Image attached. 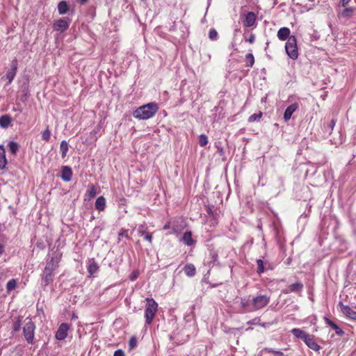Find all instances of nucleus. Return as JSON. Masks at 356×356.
Returning <instances> with one entry per match:
<instances>
[{"label": "nucleus", "instance_id": "f257e3e1", "mask_svg": "<svg viewBox=\"0 0 356 356\" xmlns=\"http://www.w3.org/2000/svg\"><path fill=\"white\" fill-rule=\"evenodd\" d=\"M158 110V104L155 102H150L140 106L136 109L133 113V115L138 120H147L154 116Z\"/></svg>", "mask_w": 356, "mask_h": 356}, {"label": "nucleus", "instance_id": "f03ea898", "mask_svg": "<svg viewBox=\"0 0 356 356\" xmlns=\"http://www.w3.org/2000/svg\"><path fill=\"white\" fill-rule=\"evenodd\" d=\"M145 323L146 325H149L156 316V312L158 311V304L152 298H145Z\"/></svg>", "mask_w": 356, "mask_h": 356}, {"label": "nucleus", "instance_id": "7ed1b4c3", "mask_svg": "<svg viewBox=\"0 0 356 356\" xmlns=\"http://www.w3.org/2000/svg\"><path fill=\"white\" fill-rule=\"evenodd\" d=\"M35 325L32 319L29 317L26 318L23 327V336L29 344L32 345L35 343Z\"/></svg>", "mask_w": 356, "mask_h": 356}, {"label": "nucleus", "instance_id": "20e7f679", "mask_svg": "<svg viewBox=\"0 0 356 356\" xmlns=\"http://www.w3.org/2000/svg\"><path fill=\"white\" fill-rule=\"evenodd\" d=\"M285 49L291 58L296 59L298 58V51L297 48V41L295 36L291 35L285 44Z\"/></svg>", "mask_w": 356, "mask_h": 356}, {"label": "nucleus", "instance_id": "39448f33", "mask_svg": "<svg viewBox=\"0 0 356 356\" xmlns=\"http://www.w3.org/2000/svg\"><path fill=\"white\" fill-rule=\"evenodd\" d=\"M270 302V296L259 295L252 299V311H257L265 307Z\"/></svg>", "mask_w": 356, "mask_h": 356}, {"label": "nucleus", "instance_id": "423d86ee", "mask_svg": "<svg viewBox=\"0 0 356 356\" xmlns=\"http://www.w3.org/2000/svg\"><path fill=\"white\" fill-rule=\"evenodd\" d=\"M56 269V268L53 267L52 265L46 264L42 276V280L44 283L45 286L53 282L54 272Z\"/></svg>", "mask_w": 356, "mask_h": 356}, {"label": "nucleus", "instance_id": "0eeeda50", "mask_svg": "<svg viewBox=\"0 0 356 356\" xmlns=\"http://www.w3.org/2000/svg\"><path fill=\"white\" fill-rule=\"evenodd\" d=\"M291 332L296 337L302 339L309 348H312V339L309 334L298 328L293 329Z\"/></svg>", "mask_w": 356, "mask_h": 356}, {"label": "nucleus", "instance_id": "6e6552de", "mask_svg": "<svg viewBox=\"0 0 356 356\" xmlns=\"http://www.w3.org/2000/svg\"><path fill=\"white\" fill-rule=\"evenodd\" d=\"M70 26V22L65 20L64 18H60L56 20L53 24V29L54 31L63 33Z\"/></svg>", "mask_w": 356, "mask_h": 356}, {"label": "nucleus", "instance_id": "1a4fd4ad", "mask_svg": "<svg viewBox=\"0 0 356 356\" xmlns=\"http://www.w3.org/2000/svg\"><path fill=\"white\" fill-rule=\"evenodd\" d=\"M69 330L70 325L65 323H61L56 333V339L59 341L64 340L67 336Z\"/></svg>", "mask_w": 356, "mask_h": 356}, {"label": "nucleus", "instance_id": "9d476101", "mask_svg": "<svg viewBox=\"0 0 356 356\" xmlns=\"http://www.w3.org/2000/svg\"><path fill=\"white\" fill-rule=\"evenodd\" d=\"M256 20V14L253 12H248L245 16V19L243 20V26L245 27H251L255 24Z\"/></svg>", "mask_w": 356, "mask_h": 356}, {"label": "nucleus", "instance_id": "9b49d317", "mask_svg": "<svg viewBox=\"0 0 356 356\" xmlns=\"http://www.w3.org/2000/svg\"><path fill=\"white\" fill-rule=\"evenodd\" d=\"M72 175V170L70 167L63 166L61 168V178L63 181L66 182L71 181Z\"/></svg>", "mask_w": 356, "mask_h": 356}, {"label": "nucleus", "instance_id": "f8f14e48", "mask_svg": "<svg viewBox=\"0 0 356 356\" xmlns=\"http://www.w3.org/2000/svg\"><path fill=\"white\" fill-rule=\"evenodd\" d=\"M339 306L342 312L348 317L356 320V312L353 311L348 306H345L342 304V302H339Z\"/></svg>", "mask_w": 356, "mask_h": 356}, {"label": "nucleus", "instance_id": "ddd939ff", "mask_svg": "<svg viewBox=\"0 0 356 356\" xmlns=\"http://www.w3.org/2000/svg\"><path fill=\"white\" fill-rule=\"evenodd\" d=\"M290 29L287 27H282L279 29L277 31V38L282 40L284 41L286 39H289L290 36Z\"/></svg>", "mask_w": 356, "mask_h": 356}, {"label": "nucleus", "instance_id": "4468645a", "mask_svg": "<svg viewBox=\"0 0 356 356\" xmlns=\"http://www.w3.org/2000/svg\"><path fill=\"white\" fill-rule=\"evenodd\" d=\"M297 108L298 105L296 104H292L286 108L284 114V118L286 122L290 120L291 115L297 110Z\"/></svg>", "mask_w": 356, "mask_h": 356}, {"label": "nucleus", "instance_id": "2eb2a0df", "mask_svg": "<svg viewBox=\"0 0 356 356\" xmlns=\"http://www.w3.org/2000/svg\"><path fill=\"white\" fill-rule=\"evenodd\" d=\"M303 285L300 282H296L289 286V287L283 290L284 293H289L291 292H299L302 289Z\"/></svg>", "mask_w": 356, "mask_h": 356}, {"label": "nucleus", "instance_id": "dca6fc26", "mask_svg": "<svg viewBox=\"0 0 356 356\" xmlns=\"http://www.w3.org/2000/svg\"><path fill=\"white\" fill-rule=\"evenodd\" d=\"M7 163L5 148L3 145H0V170H4Z\"/></svg>", "mask_w": 356, "mask_h": 356}, {"label": "nucleus", "instance_id": "f3484780", "mask_svg": "<svg viewBox=\"0 0 356 356\" xmlns=\"http://www.w3.org/2000/svg\"><path fill=\"white\" fill-rule=\"evenodd\" d=\"M62 253L57 252L55 254L54 257H51V259L47 262L46 264H50L52 265L53 267L57 268L59 266V263L62 258Z\"/></svg>", "mask_w": 356, "mask_h": 356}, {"label": "nucleus", "instance_id": "a211bd4d", "mask_svg": "<svg viewBox=\"0 0 356 356\" xmlns=\"http://www.w3.org/2000/svg\"><path fill=\"white\" fill-rule=\"evenodd\" d=\"M96 194H97V188H96L95 186L93 184L89 185L88 188L85 194V200H86L87 199L88 200L92 199L93 197H95Z\"/></svg>", "mask_w": 356, "mask_h": 356}, {"label": "nucleus", "instance_id": "6ab92c4d", "mask_svg": "<svg viewBox=\"0 0 356 356\" xmlns=\"http://www.w3.org/2000/svg\"><path fill=\"white\" fill-rule=\"evenodd\" d=\"M138 232L140 236H144V239L152 243V234L147 232L143 226L139 227Z\"/></svg>", "mask_w": 356, "mask_h": 356}, {"label": "nucleus", "instance_id": "aec40b11", "mask_svg": "<svg viewBox=\"0 0 356 356\" xmlns=\"http://www.w3.org/2000/svg\"><path fill=\"white\" fill-rule=\"evenodd\" d=\"M95 208L99 211H103L106 209V199L103 196H99L95 201Z\"/></svg>", "mask_w": 356, "mask_h": 356}, {"label": "nucleus", "instance_id": "412c9836", "mask_svg": "<svg viewBox=\"0 0 356 356\" xmlns=\"http://www.w3.org/2000/svg\"><path fill=\"white\" fill-rule=\"evenodd\" d=\"M184 273L188 277H193L196 273V268L192 264H187L184 267Z\"/></svg>", "mask_w": 356, "mask_h": 356}, {"label": "nucleus", "instance_id": "4be33fe9", "mask_svg": "<svg viewBox=\"0 0 356 356\" xmlns=\"http://www.w3.org/2000/svg\"><path fill=\"white\" fill-rule=\"evenodd\" d=\"M181 241L187 245L188 246H191L194 244L195 241L192 237L191 232H186L184 234Z\"/></svg>", "mask_w": 356, "mask_h": 356}, {"label": "nucleus", "instance_id": "5701e85b", "mask_svg": "<svg viewBox=\"0 0 356 356\" xmlns=\"http://www.w3.org/2000/svg\"><path fill=\"white\" fill-rule=\"evenodd\" d=\"M70 8L66 1H61L58 4V11L60 15L66 14Z\"/></svg>", "mask_w": 356, "mask_h": 356}, {"label": "nucleus", "instance_id": "b1692460", "mask_svg": "<svg viewBox=\"0 0 356 356\" xmlns=\"http://www.w3.org/2000/svg\"><path fill=\"white\" fill-rule=\"evenodd\" d=\"M330 141L334 145H339L342 143L343 138L342 136L339 132H336L333 134L332 133L330 134Z\"/></svg>", "mask_w": 356, "mask_h": 356}, {"label": "nucleus", "instance_id": "393cba45", "mask_svg": "<svg viewBox=\"0 0 356 356\" xmlns=\"http://www.w3.org/2000/svg\"><path fill=\"white\" fill-rule=\"evenodd\" d=\"M12 119L8 115H4L0 117V127L2 128H7L11 123Z\"/></svg>", "mask_w": 356, "mask_h": 356}, {"label": "nucleus", "instance_id": "a878e982", "mask_svg": "<svg viewBox=\"0 0 356 356\" xmlns=\"http://www.w3.org/2000/svg\"><path fill=\"white\" fill-rule=\"evenodd\" d=\"M87 270L89 275L92 276L94 274L97 273L99 270V266L95 261H92L88 266Z\"/></svg>", "mask_w": 356, "mask_h": 356}, {"label": "nucleus", "instance_id": "bb28decb", "mask_svg": "<svg viewBox=\"0 0 356 356\" xmlns=\"http://www.w3.org/2000/svg\"><path fill=\"white\" fill-rule=\"evenodd\" d=\"M325 321L327 325H329L330 327H332L335 330L336 334L337 335H339V336L343 335V332L342 331V330L341 328H339V327L336 323H334L333 321H332L330 319L326 318H325Z\"/></svg>", "mask_w": 356, "mask_h": 356}, {"label": "nucleus", "instance_id": "cd10ccee", "mask_svg": "<svg viewBox=\"0 0 356 356\" xmlns=\"http://www.w3.org/2000/svg\"><path fill=\"white\" fill-rule=\"evenodd\" d=\"M245 66L252 67L254 64V57L252 53H248L245 55Z\"/></svg>", "mask_w": 356, "mask_h": 356}, {"label": "nucleus", "instance_id": "c85d7f7f", "mask_svg": "<svg viewBox=\"0 0 356 356\" xmlns=\"http://www.w3.org/2000/svg\"><path fill=\"white\" fill-rule=\"evenodd\" d=\"M68 149L69 148H68L67 143L65 140L61 141L60 145V149L61 152V156H62L63 159H64L66 156L67 152H68Z\"/></svg>", "mask_w": 356, "mask_h": 356}, {"label": "nucleus", "instance_id": "c756f323", "mask_svg": "<svg viewBox=\"0 0 356 356\" xmlns=\"http://www.w3.org/2000/svg\"><path fill=\"white\" fill-rule=\"evenodd\" d=\"M354 12V8H346L343 10L340 13V16L344 18H350Z\"/></svg>", "mask_w": 356, "mask_h": 356}, {"label": "nucleus", "instance_id": "7c9ffc66", "mask_svg": "<svg viewBox=\"0 0 356 356\" xmlns=\"http://www.w3.org/2000/svg\"><path fill=\"white\" fill-rule=\"evenodd\" d=\"M252 300H248L246 298H241V307L244 309H246L248 311H252Z\"/></svg>", "mask_w": 356, "mask_h": 356}, {"label": "nucleus", "instance_id": "2f4dec72", "mask_svg": "<svg viewBox=\"0 0 356 356\" xmlns=\"http://www.w3.org/2000/svg\"><path fill=\"white\" fill-rule=\"evenodd\" d=\"M8 147L10 152L15 155L19 149V145L15 141H10L8 143Z\"/></svg>", "mask_w": 356, "mask_h": 356}, {"label": "nucleus", "instance_id": "473e14b6", "mask_svg": "<svg viewBox=\"0 0 356 356\" xmlns=\"http://www.w3.org/2000/svg\"><path fill=\"white\" fill-rule=\"evenodd\" d=\"M262 117V112L259 111L257 113H254L248 118L249 122H254L255 121H259Z\"/></svg>", "mask_w": 356, "mask_h": 356}, {"label": "nucleus", "instance_id": "72a5a7b5", "mask_svg": "<svg viewBox=\"0 0 356 356\" xmlns=\"http://www.w3.org/2000/svg\"><path fill=\"white\" fill-rule=\"evenodd\" d=\"M17 286V281L15 279L10 280L6 284V290L8 292L15 289Z\"/></svg>", "mask_w": 356, "mask_h": 356}, {"label": "nucleus", "instance_id": "f704fd0d", "mask_svg": "<svg viewBox=\"0 0 356 356\" xmlns=\"http://www.w3.org/2000/svg\"><path fill=\"white\" fill-rule=\"evenodd\" d=\"M22 316H18L17 319L13 323V332H18L20 330L22 324Z\"/></svg>", "mask_w": 356, "mask_h": 356}, {"label": "nucleus", "instance_id": "c9c22d12", "mask_svg": "<svg viewBox=\"0 0 356 356\" xmlns=\"http://www.w3.org/2000/svg\"><path fill=\"white\" fill-rule=\"evenodd\" d=\"M51 134V131L47 127V128L42 133V139L46 142H48L50 140Z\"/></svg>", "mask_w": 356, "mask_h": 356}, {"label": "nucleus", "instance_id": "e433bc0d", "mask_svg": "<svg viewBox=\"0 0 356 356\" xmlns=\"http://www.w3.org/2000/svg\"><path fill=\"white\" fill-rule=\"evenodd\" d=\"M257 273L259 275H261L264 272V262L261 259H257Z\"/></svg>", "mask_w": 356, "mask_h": 356}, {"label": "nucleus", "instance_id": "4c0bfd02", "mask_svg": "<svg viewBox=\"0 0 356 356\" xmlns=\"http://www.w3.org/2000/svg\"><path fill=\"white\" fill-rule=\"evenodd\" d=\"M208 143V138L205 134H201L199 136V144L201 147H204Z\"/></svg>", "mask_w": 356, "mask_h": 356}, {"label": "nucleus", "instance_id": "58836bf2", "mask_svg": "<svg viewBox=\"0 0 356 356\" xmlns=\"http://www.w3.org/2000/svg\"><path fill=\"white\" fill-rule=\"evenodd\" d=\"M218 32L215 29H211L209 32V38L211 40H216L218 39Z\"/></svg>", "mask_w": 356, "mask_h": 356}, {"label": "nucleus", "instance_id": "ea45409f", "mask_svg": "<svg viewBox=\"0 0 356 356\" xmlns=\"http://www.w3.org/2000/svg\"><path fill=\"white\" fill-rule=\"evenodd\" d=\"M16 74H17V72L11 71V70L6 73V76L8 80V84L11 83V82L13 81Z\"/></svg>", "mask_w": 356, "mask_h": 356}, {"label": "nucleus", "instance_id": "a19ab883", "mask_svg": "<svg viewBox=\"0 0 356 356\" xmlns=\"http://www.w3.org/2000/svg\"><path fill=\"white\" fill-rule=\"evenodd\" d=\"M137 345V339L136 337L133 336L131 337L129 341V346L130 349L134 348Z\"/></svg>", "mask_w": 356, "mask_h": 356}, {"label": "nucleus", "instance_id": "79ce46f5", "mask_svg": "<svg viewBox=\"0 0 356 356\" xmlns=\"http://www.w3.org/2000/svg\"><path fill=\"white\" fill-rule=\"evenodd\" d=\"M209 255L211 258L212 262H216L218 260V255L216 251L212 249L209 250Z\"/></svg>", "mask_w": 356, "mask_h": 356}, {"label": "nucleus", "instance_id": "37998d69", "mask_svg": "<svg viewBox=\"0 0 356 356\" xmlns=\"http://www.w3.org/2000/svg\"><path fill=\"white\" fill-rule=\"evenodd\" d=\"M268 353H273L274 356H284V353L281 351L274 350L270 348H266Z\"/></svg>", "mask_w": 356, "mask_h": 356}, {"label": "nucleus", "instance_id": "c03bdc74", "mask_svg": "<svg viewBox=\"0 0 356 356\" xmlns=\"http://www.w3.org/2000/svg\"><path fill=\"white\" fill-rule=\"evenodd\" d=\"M11 71H13L15 72H17V58H14L12 61Z\"/></svg>", "mask_w": 356, "mask_h": 356}, {"label": "nucleus", "instance_id": "a18cd8bd", "mask_svg": "<svg viewBox=\"0 0 356 356\" xmlns=\"http://www.w3.org/2000/svg\"><path fill=\"white\" fill-rule=\"evenodd\" d=\"M245 41L249 42L250 44H252L255 41V35L252 33L249 38L245 39Z\"/></svg>", "mask_w": 356, "mask_h": 356}, {"label": "nucleus", "instance_id": "49530a36", "mask_svg": "<svg viewBox=\"0 0 356 356\" xmlns=\"http://www.w3.org/2000/svg\"><path fill=\"white\" fill-rule=\"evenodd\" d=\"M259 321H260V319L259 318H254V319H252L251 321H249L248 322V324H249V325H257V324L259 323Z\"/></svg>", "mask_w": 356, "mask_h": 356}, {"label": "nucleus", "instance_id": "de8ad7c7", "mask_svg": "<svg viewBox=\"0 0 356 356\" xmlns=\"http://www.w3.org/2000/svg\"><path fill=\"white\" fill-rule=\"evenodd\" d=\"M113 356H124V353L122 350L118 349L115 351Z\"/></svg>", "mask_w": 356, "mask_h": 356}, {"label": "nucleus", "instance_id": "09e8293b", "mask_svg": "<svg viewBox=\"0 0 356 356\" xmlns=\"http://www.w3.org/2000/svg\"><path fill=\"white\" fill-rule=\"evenodd\" d=\"M334 125H335V121L334 120H332L327 126V129L330 131H332Z\"/></svg>", "mask_w": 356, "mask_h": 356}, {"label": "nucleus", "instance_id": "8fccbe9b", "mask_svg": "<svg viewBox=\"0 0 356 356\" xmlns=\"http://www.w3.org/2000/svg\"><path fill=\"white\" fill-rule=\"evenodd\" d=\"M138 273H136V272H134V273H132V274H131V280L132 281H134V280H136V279H137V277H138Z\"/></svg>", "mask_w": 356, "mask_h": 356}, {"label": "nucleus", "instance_id": "3c124183", "mask_svg": "<svg viewBox=\"0 0 356 356\" xmlns=\"http://www.w3.org/2000/svg\"><path fill=\"white\" fill-rule=\"evenodd\" d=\"M350 1V0H341L340 3L343 7H345L348 4Z\"/></svg>", "mask_w": 356, "mask_h": 356}, {"label": "nucleus", "instance_id": "603ef678", "mask_svg": "<svg viewBox=\"0 0 356 356\" xmlns=\"http://www.w3.org/2000/svg\"><path fill=\"white\" fill-rule=\"evenodd\" d=\"M218 152L220 154V155L223 154V148L220 146H217Z\"/></svg>", "mask_w": 356, "mask_h": 356}, {"label": "nucleus", "instance_id": "864d4df0", "mask_svg": "<svg viewBox=\"0 0 356 356\" xmlns=\"http://www.w3.org/2000/svg\"><path fill=\"white\" fill-rule=\"evenodd\" d=\"M78 3H79L81 5H84L86 3H88V0H76Z\"/></svg>", "mask_w": 356, "mask_h": 356}, {"label": "nucleus", "instance_id": "5fc2aeb1", "mask_svg": "<svg viewBox=\"0 0 356 356\" xmlns=\"http://www.w3.org/2000/svg\"><path fill=\"white\" fill-rule=\"evenodd\" d=\"M320 346L318 344L313 343V350H318Z\"/></svg>", "mask_w": 356, "mask_h": 356}, {"label": "nucleus", "instance_id": "6e6d98bb", "mask_svg": "<svg viewBox=\"0 0 356 356\" xmlns=\"http://www.w3.org/2000/svg\"><path fill=\"white\" fill-rule=\"evenodd\" d=\"M4 252V246L1 244H0V256L3 254Z\"/></svg>", "mask_w": 356, "mask_h": 356}, {"label": "nucleus", "instance_id": "4d7b16f0", "mask_svg": "<svg viewBox=\"0 0 356 356\" xmlns=\"http://www.w3.org/2000/svg\"><path fill=\"white\" fill-rule=\"evenodd\" d=\"M170 223H169V222L166 223V224L163 226V229H170Z\"/></svg>", "mask_w": 356, "mask_h": 356}, {"label": "nucleus", "instance_id": "13d9d810", "mask_svg": "<svg viewBox=\"0 0 356 356\" xmlns=\"http://www.w3.org/2000/svg\"><path fill=\"white\" fill-rule=\"evenodd\" d=\"M78 317L74 314L72 316V319H76Z\"/></svg>", "mask_w": 356, "mask_h": 356}]
</instances>
